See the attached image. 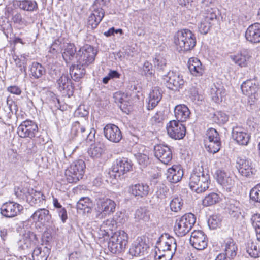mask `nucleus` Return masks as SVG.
<instances>
[{
	"label": "nucleus",
	"mask_w": 260,
	"mask_h": 260,
	"mask_svg": "<svg viewBox=\"0 0 260 260\" xmlns=\"http://www.w3.org/2000/svg\"><path fill=\"white\" fill-rule=\"evenodd\" d=\"M173 43L179 52H186L193 49L196 45L195 35L190 30H178L174 36Z\"/></svg>",
	"instance_id": "1"
},
{
	"label": "nucleus",
	"mask_w": 260,
	"mask_h": 260,
	"mask_svg": "<svg viewBox=\"0 0 260 260\" xmlns=\"http://www.w3.org/2000/svg\"><path fill=\"white\" fill-rule=\"evenodd\" d=\"M210 184V176L205 174L202 167L195 168L190 175L189 185L192 190L198 193L206 191Z\"/></svg>",
	"instance_id": "2"
},
{
	"label": "nucleus",
	"mask_w": 260,
	"mask_h": 260,
	"mask_svg": "<svg viewBox=\"0 0 260 260\" xmlns=\"http://www.w3.org/2000/svg\"><path fill=\"white\" fill-rule=\"evenodd\" d=\"M85 168V163L82 159L73 161L65 169L62 181L66 183H77L83 178Z\"/></svg>",
	"instance_id": "3"
},
{
	"label": "nucleus",
	"mask_w": 260,
	"mask_h": 260,
	"mask_svg": "<svg viewBox=\"0 0 260 260\" xmlns=\"http://www.w3.org/2000/svg\"><path fill=\"white\" fill-rule=\"evenodd\" d=\"M14 194L18 198L25 201L31 205L37 204L38 201H40L41 198L45 199V196L42 192L35 190L28 185L15 187Z\"/></svg>",
	"instance_id": "4"
},
{
	"label": "nucleus",
	"mask_w": 260,
	"mask_h": 260,
	"mask_svg": "<svg viewBox=\"0 0 260 260\" xmlns=\"http://www.w3.org/2000/svg\"><path fill=\"white\" fill-rule=\"evenodd\" d=\"M129 236L124 230H118L112 233L109 238L108 247L111 252L119 254L123 252L128 242Z\"/></svg>",
	"instance_id": "5"
},
{
	"label": "nucleus",
	"mask_w": 260,
	"mask_h": 260,
	"mask_svg": "<svg viewBox=\"0 0 260 260\" xmlns=\"http://www.w3.org/2000/svg\"><path fill=\"white\" fill-rule=\"evenodd\" d=\"M196 221V217L193 214L186 213L176 219L174 226V231L178 237H183L189 232Z\"/></svg>",
	"instance_id": "6"
},
{
	"label": "nucleus",
	"mask_w": 260,
	"mask_h": 260,
	"mask_svg": "<svg viewBox=\"0 0 260 260\" xmlns=\"http://www.w3.org/2000/svg\"><path fill=\"white\" fill-rule=\"evenodd\" d=\"M133 163L126 157H122L117 159L116 163L112 166L109 172L111 177L115 179H121L124 175L133 170Z\"/></svg>",
	"instance_id": "7"
},
{
	"label": "nucleus",
	"mask_w": 260,
	"mask_h": 260,
	"mask_svg": "<svg viewBox=\"0 0 260 260\" xmlns=\"http://www.w3.org/2000/svg\"><path fill=\"white\" fill-rule=\"evenodd\" d=\"M97 51L91 45L85 44L81 47L77 53V62L80 66H88L94 62Z\"/></svg>",
	"instance_id": "8"
},
{
	"label": "nucleus",
	"mask_w": 260,
	"mask_h": 260,
	"mask_svg": "<svg viewBox=\"0 0 260 260\" xmlns=\"http://www.w3.org/2000/svg\"><path fill=\"white\" fill-rule=\"evenodd\" d=\"M116 206L115 202L109 198H99L95 208L97 216L105 217L113 214L115 211Z\"/></svg>",
	"instance_id": "9"
},
{
	"label": "nucleus",
	"mask_w": 260,
	"mask_h": 260,
	"mask_svg": "<svg viewBox=\"0 0 260 260\" xmlns=\"http://www.w3.org/2000/svg\"><path fill=\"white\" fill-rule=\"evenodd\" d=\"M23 210V206L19 203L9 201L3 203L0 207L1 214L8 218H11L20 215Z\"/></svg>",
	"instance_id": "10"
},
{
	"label": "nucleus",
	"mask_w": 260,
	"mask_h": 260,
	"mask_svg": "<svg viewBox=\"0 0 260 260\" xmlns=\"http://www.w3.org/2000/svg\"><path fill=\"white\" fill-rule=\"evenodd\" d=\"M181 122L173 120L167 124L166 130L170 137L175 140H180L185 137L186 132V127Z\"/></svg>",
	"instance_id": "11"
},
{
	"label": "nucleus",
	"mask_w": 260,
	"mask_h": 260,
	"mask_svg": "<svg viewBox=\"0 0 260 260\" xmlns=\"http://www.w3.org/2000/svg\"><path fill=\"white\" fill-rule=\"evenodd\" d=\"M164 81L169 89L174 91L182 88L185 83L183 76L174 71H169L164 76Z\"/></svg>",
	"instance_id": "12"
},
{
	"label": "nucleus",
	"mask_w": 260,
	"mask_h": 260,
	"mask_svg": "<svg viewBox=\"0 0 260 260\" xmlns=\"http://www.w3.org/2000/svg\"><path fill=\"white\" fill-rule=\"evenodd\" d=\"M232 137L235 143L241 146H247L251 141V134L243 127L236 125L233 127Z\"/></svg>",
	"instance_id": "13"
},
{
	"label": "nucleus",
	"mask_w": 260,
	"mask_h": 260,
	"mask_svg": "<svg viewBox=\"0 0 260 260\" xmlns=\"http://www.w3.org/2000/svg\"><path fill=\"white\" fill-rule=\"evenodd\" d=\"M38 132L37 124L34 121L26 120L23 121L17 128V133L21 138H33Z\"/></svg>",
	"instance_id": "14"
},
{
	"label": "nucleus",
	"mask_w": 260,
	"mask_h": 260,
	"mask_svg": "<svg viewBox=\"0 0 260 260\" xmlns=\"http://www.w3.org/2000/svg\"><path fill=\"white\" fill-rule=\"evenodd\" d=\"M190 242L196 249L202 250L208 246V239L205 233L200 230H194L191 234Z\"/></svg>",
	"instance_id": "15"
},
{
	"label": "nucleus",
	"mask_w": 260,
	"mask_h": 260,
	"mask_svg": "<svg viewBox=\"0 0 260 260\" xmlns=\"http://www.w3.org/2000/svg\"><path fill=\"white\" fill-rule=\"evenodd\" d=\"M57 88L64 96L69 98L72 96L74 92V86L69 76L62 74L57 80Z\"/></svg>",
	"instance_id": "16"
},
{
	"label": "nucleus",
	"mask_w": 260,
	"mask_h": 260,
	"mask_svg": "<svg viewBox=\"0 0 260 260\" xmlns=\"http://www.w3.org/2000/svg\"><path fill=\"white\" fill-rule=\"evenodd\" d=\"M155 157L165 165H169L173 157L172 152L170 147L165 145L157 144L154 148Z\"/></svg>",
	"instance_id": "17"
},
{
	"label": "nucleus",
	"mask_w": 260,
	"mask_h": 260,
	"mask_svg": "<svg viewBox=\"0 0 260 260\" xmlns=\"http://www.w3.org/2000/svg\"><path fill=\"white\" fill-rule=\"evenodd\" d=\"M236 167L240 175L247 178L252 177L257 172L252 162L247 159H240L237 162Z\"/></svg>",
	"instance_id": "18"
},
{
	"label": "nucleus",
	"mask_w": 260,
	"mask_h": 260,
	"mask_svg": "<svg viewBox=\"0 0 260 260\" xmlns=\"http://www.w3.org/2000/svg\"><path fill=\"white\" fill-rule=\"evenodd\" d=\"M149 248L144 236L138 237L132 244L129 249V253L133 256H139L144 254Z\"/></svg>",
	"instance_id": "19"
},
{
	"label": "nucleus",
	"mask_w": 260,
	"mask_h": 260,
	"mask_svg": "<svg viewBox=\"0 0 260 260\" xmlns=\"http://www.w3.org/2000/svg\"><path fill=\"white\" fill-rule=\"evenodd\" d=\"M104 133L105 137L109 141L118 143L122 139V136L119 127L113 124H107L104 128Z\"/></svg>",
	"instance_id": "20"
},
{
	"label": "nucleus",
	"mask_w": 260,
	"mask_h": 260,
	"mask_svg": "<svg viewBox=\"0 0 260 260\" xmlns=\"http://www.w3.org/2000/svg\"><path fill=\"white\" fill-rule=\"evenodd\" d=\"M216 2V0H203L202 4L204 10L201 12V16H205L211 21H216L217 16L214 8Z\"/></svg>",
	"instance_id": "21"
},
{
	"label": "nucleus",
	"mask_w": 260,
	"mask_h": 260,
	"mask_svg": "<svg viewBox=\"0 0 260 260\" xmlns=\"http://www.w3.org/2000/svg\"><path fill=\"white\" fill-rule=\"evenodd\" d=\"M245 37L251 43H260V23H254L249 25L246 30Z\"/></svg>",
	"instance_id": "22"
},
{
	"label": "nucleus",
	"mask_w": 260,
	"mask_h": 260,
	"mask_svg": "<svg viewBox=\"0 0 260 260\" xmlns=\"http://www.w3.org/2000/svg\"><path fill=\"white\" fill-rule=\"evenodd\" d=\"M105 16V11L102 8L94 9L89 16L87 26L92 29L97 28Z\"/></svg>",
	"instance_id": "23"
},
{
	"label": "nucleus",
	"mask_w": 260,
	"mask_h": 260,
	"mask_svg": "<svg viewBox=\"0 0 260 260\" xmlns=\"http://www.w3.org/2000/svg\"><path fill=\"white\" fill-rule=\"evenodd\" d=\"M184 174L182 166L179 164L173 165L168 169L167 171V178L169 181L173 183H176L180 181Z\"/></svg>",
	"instance_id": "24"
},
{
	"label": "nucleus",
	"mask_w": 260,
	"mask_h": 260,
	"mask_svg": "<svg viewBox=\"0 0 260 260\" xmlns=\"http://www.w3.org/2000/svg\"><path fill=\"white\" fill-rule=\"evenodd\" d=\"M31 217L36 223H38L40 226H44L49 223L52 216L48 210L41 208L36 210Z\"/></svg>",
	"instance_id": "25"
},
{
	"label": "nucleus",
	"mask_w": 260,
	"mask_h": 260,
	"mask_svg": "<svg viewBox=\"0 0 260 260\" xmlns=\"http://www.w3.org/2000/svg\"><path fill=\"white\" fill-rule=\"evenodd\" d=\"M243 93L248 96L256 94L260 89L259 82L255 79H251L244 81L241 85Z\"/></svg>",
	"instance_id": "26"
},
{
	"label": "nucleus",
	"mask_w": 260,
	"mask_h": 260,
	"mask_svg": "<svg viewBox=\"0 0 260 260\" xmlns=\"http://www.w3.org/2000/svg\"><path fill=\"white\" fill-rule=\"evenodd\" d=\"M187 66L191 74L194 76H201L205 72L204 67L200 60L197 57H190L188 59Z\"/></svg>",
	"instance_id": "27"
},
{
	"label": "nucleus",
	"mask_w": 260,
	"mask_h": 260,
	"mask_svg": "<svg viewBox=\"0 0 260 260\" xmlns=\"http://www.w3.org/2000/svg\"><path fill=\"white\" fill-rule=\"evenodd\" d=\"M226 91L223 86L219 84H214L211 88L210 95L212 101L219 104L225 96Z\"/></svg>",
	"instance_id": "28"
},
{
	"label": "nucleus",
	"mask_w": 260,
	"mask_h": 260,
	"mask_svg": "<svg viewBox=\"0 0 260 260\" xmlns=\"http://www.w3.org/2000/svg\"><path fill=\"white\" fill-rule=\"evenodd\" d=\"M174 115L177 121L183 122L186 121L190 117V111L187 106L179 104L175 107Z\"/></svg>",
	"instance_id": "29"
},
{
	"label": "nucleus",
	"mask_w": 260,
	"mask_h": 260,
	"mask_svg": "<svg viewBox=\"0 0 260 260\" xmlns=\"http://www.w3.org/2000/svg\"><path fill=\"white\" fill-rule=\"evenodd\" d=\"M149 186L144 183H138L132 185L129 192L137 198H142L148 196L149 192Z\"/></svg>",
	"instance_id": "30"
},
{
	"label": "nucleus",
	"mask_w": 260,
	"mask_h": 260,
	"mask_svg": "<svg viewBox=\"0 0 260 260\" xmlns=\"http://www.w3.org/2000/svg\"><path fill=\"white\" fill-rule=\"evenodd\" d=\"M177 247L175 239L173 237H168L167 239L161 242L160 249L164 253L168 254L169 257H173Z\"/></svg>",
	"instance_id": "31"
},
{
	"label": "nucleus",
	"mask_w": 260,
	"mask_h": 260,
	"mask_svg": "<svg viewBox=\"0 0 260 260\" xmlns=\"http://www.w3.org/2000/svg\"><path fill=\"white\" fill-rule=\"evenodd\" d=\"M162 98V94L160 89L154 87L150 92L147 108L152 110L155 107Z\"/></svg>",
	"instance_id": "32"
},
{
	"label": "nucleus",
	"mask_w": 260,
	"mask_h": 260,
	"mask_svg": "<svg viewBox=\"0 0 260 260\" xmlns=\"http://www.w3.org/2000/svg\"><path fill=\"white\" fill-rule=\"evenodd\" d=\"M250 58V56L246 51H241L231 56L232 60L241 67H247Z\"/></svg>",
	"instance_id": "33"
},
{
	"label": "nucleus",
	"mask_w": 260,
	"mask_h": 260,
	"mask_svg": "<svg viewBox=\"0 0 260 260\" xmlns=\"http://www.w3.org/2000/svg\"><path fill=\"white\" fill-rule=\"evenodd\" d=\"M237 246L233 239H230L225 241L223 254L226 257L233 259L237 255Z\"/></svg>",
	"instance_id": "34"
},
{
	"label": "nucleus",
	"mask_w": 260,
	"mask_h": 260,
	"mask_svg": "<svg viewBox=\"0 0 260 260\" xmlns=\"http://www.w3.org/2000/svg\"><path fill=\"white\" fill-rule=\"evenodd\" d=\"M220 195L215 192H210L205 196L202 201V205L205 207H210L219 203L221 201Z\"/></svg>",
	"instance_id": "35"
},
{
	"label": "nucleus",
	"mask_w": 260,
	"mask_h": 260,
	"mask_svg": "<svg viewBox=\"0 0 260 260\" xmlns=\"http://www.w3.org/2000/svg\"><path fill=\"white\" fill-rule=\"evenodd\" d=\"M50 254L49 250L46 247H37L32 252L33 260H47Z\"/></svg>",
	"instance_id": "36"
},
{
	"label": "nucleus",
	"mask_w": 260,
	"mask_h": 260,
	"mask_svg": "<svg viewBox=\"0 0 260 260\" xmlns=\"http://www.w3.org/2000/svg\"><path fill=\"white\" fill-rule=\"evenodd\" d=\"M104 152V146L100 143H94L90 145L88 150L89 155L93 158H99Z\"/></svg>",
	"instance_id": "37"
},
{
	"label": "nucleus",
	"mask_w": 260,
	"mask_h": 260,
	"mask_svg": "<svg viewBox=\"0 0 260 260\" xmlns=\"http://www.w3.org/2000/svg\"><path fill=\"white\" fill-rule=\"evenodd\" d=\"M85 66H80L77 61V64H72L69 69L70 73L76 80L82 78L85 74Z\"/></svg>",
	"instance_id": "38"
},
{
	"label": "nucleus",
	"mask_w": 260,
	"mask_h": 260,
	"mask_svg": "<svg viewBox=\"0 0 260 260\" xmlns=\"http://www.w3.org/2000/svg\"><path fill=\"white\" fill-rule=\"evenodd\" d=\"M17 6L24 11L32 12L38 9L37 3L32 0H22L17 2Z\"/></svg>",
	"instance_id": "39"
},
{
	"label": "nucleus",
	"mask_w": 260,
	"mask_h": 260,
	"mask_svg": "<svg viewBox=\"0 0 260 260\" xmlns=\"http://www.w3.org/2000/svg\"><path fill=\"white\" fill-rule=\"evenodd\" d=\"M93 203L89 197H82L77 203V209L84 212H90Z\"/></svg>",
	"instance_id": "40"
},
{
	"label": "nucleus",
	"mask_w": 260,
	"mask_h": 260,
	"mask_svg": "<svg viewBox=\"0 0 260 260\" xmlns=\"http://www.w3.org/2000/svg\"><path fill=\"white\" fill-rule=\"evenodd\" d=\"M76 52V48L73 43H68L66 46L62 53V57L67 62L72 60Z\"/></svg>",
	"instance_id": "41"
},
{
	"label": "nucleus",
	"mask_w": 260,
	"mask_h": 260,
	"mask_svg": "<svg viewBox=\"0 0 260 260\" xmlns=\"http://www.w3.org/2000/svg\"><path fill=\"white\" fill-rule=\"evenodd\" d=\"M211 119L215 123L219 125L225 124L229 120L227 114L222 111H216L211 117Z\"/></svg>",
	"instance_id": "42"
},
{
	"label": "nucleus",
	"mask_w": 260,
	"mask_h": 260,
	"mask_svg": "<svg viewBox=\"0 0 260 260\" xmlns=\"http://www.w3.org/2000/svg\"><path fill=\"white\" fill-rule=\"evenodd\" d=\"M31 75L35 78H39L45 73V69L43 66L37 62H34L30 69Z\"/></svg>",
	"instance_id": "43"
},
{
	"label": "nucleus",
	"mask_w": 260,
	"mask_h": 260,
	"mask_svg": "<svg viewBox=\"0 0 260 260\" xmlns=\"http://www.w3.org/2000/svg\"><path fill=\"white\" fill-rule=\"evenodd\" d=\"M247 252L252 257H258L260 255V250L257 244L250 240L247 242L246 246Z\"/></svg>",
	"instance_id": "44"
},
{
	"label": "nucleus",
	"mask_w": 260,
	"mask_h": 260,
	"mask_svg": "<svg viewBox=\"0 0 260 260\" xmlns=\"http://www.w3.org/2000/svg\"><path fill=\"white\" fill-rule=\"evenodd\" d=\"M183 201L180 197H175L170 203V207L172 211L178 212L181 211L183 206Z\"/></svg>",
	"instance_id": "45"
},
{
	"label": "nucleus",
	"mask_w": 260,
	"mask_h": 260,
	"mask_svg": "<svg viewBox=\"0 0 260 260\" xmlns=\"http://www.w3.org/2000/svg\"><path fill=\"white\" fill-rule=\"evenodd\" d=\"M222 219L220 215L213 214L208 219V224L211 229H216L221 225Z\"/></svg>",
	"instance_id": "46"
},
{
	"label": "nucleus",
	"mask_w": 260,
	"mask_h": 260,
	"mask_svg": "<svg viewBox=\"0 0 260 260\" xmlns=\"http://www.w3.org/2000/svg\"><path fill=\"white\" fill-rule=\"evenodd\" d=\"M135 219L136 222L145 223L150 220V216L145 211L140 209L135 212Z\"/></svg>",
	"instance_id": "47"
},
{
	"label": "nucleus",
	"mask_w": 260,
	"mask_h": 260,
	"mask_svg": "<svg viewBox=\"0 0 260 260\" xmlns=\"http://www.w3.org/2000/svg\"><path fill=\"white\" fill-rule=\"evenodd\" d=\"M207 150L213 154L218 152L221 148V143L220 139L213 141H209L207 143Z\"/></svg>",
	"instance_id": "48"
},
{
	"label": "nucleus",
	"mask_w": 260,
	"mask_h": 260,
	"mask_svg": "<svg viewBox=\"0 0 260 260\" xmlns=\"http://www.w3.org/2000/svg\"><path fill=\"white\" fill-rule=\"evenodd\" d=\"M217 180L219 184L223 186H226L230 184L232 181L227 174L222 171H218L217 172Z\"/></svg>",
	"instance_id": "49"
},
{
	"label": "nucleus",
	"mask_w": 260,
	"mask_h": 260,
	"mask_svg": "<svg viewBox=\"0 0 260 260\" xmlns=\"http://www.w3.org/2000/svg\"><path fill=\"white\" fill-rule=\"evenodd\" d=\"M85 126L79 121L74 122L72 125L71 133L74 136H78L80 133L83 134L85 131Z\"/></svg>",
	"instance_id": "50"
},
{
	"label": "nucleus",
	"mask_w": 260,
	"mask_h": 260,
	"mask_svg": "<svg viewBox=\"0 0 260 260\" xmlns=\"http://www.w3.org/2000/svg\"><path fill=\"white\" fill-rule=\"evenodd\" d=\"M213 25L205 21V20L201 19L198 24L199 31L202 34H207L211 29Z\"/></svg>",
	"instance_id": "51"
},
{
	"label": "nucleus",
	"mask_w": 260,
	"mask_h": 260,
	"mask_svg": "<svg viewBox=\"0 0 260 260\" xmlns=\"http://www.w3.org/2000/svg\"><path fill=\"white\" fill-rule=\"evenodd\" d=\"M250 197L252 201L260 203V183L251 189L250 192Z\"/></svg>",
	"instance_id": "52"
},
{
	"label": "nucleus",
	"mask_w": 260,
	"mask_h": 260,
	"mask_svg": "<svg viewBox=\"0 0 260 260\" xmlns=\"http://www.w3.org/2000/svg\"><path fill=\"white\" fill-rule=\"evenodd\" d=\"M189 96L195 102L202 101L203 99V95L199 92L196 88H192L190 89Z\"/></svg>",
	"instance_id": "53"
},
{
	"label": "nucleus",
	"mask_w": 260,
	"mask_h": 260,
	"mask_svg": "<svg viewBox=\"0 0 260 260\" xmlns=\"http://www.w3.org/2000/svg\"><path fill=\"white\" fill-rule=\"evenodd\" d=\"M207 135L209 141L220 140V137L217 131L213 128H209L207 131Z\"/></svg>",
	"instance_id": "54"
},
{
	"label": "nucleus",
	"mask_w": 260,
	"mask_h": 260,
	"mask_svg": "<svg viewBox=\"0 0 260 260\" xmlns=\"http://www.w3.org/2000/svg\"><path fill=\"white\" fill-rule=\"evenodd\" d=\"M252 226L255 230L260 229V213L253 214L250 219Z\"/></svg>",
	"instance_id": "55"
},
{
	"label": "nucleus",
	"mask_w": 260,
	"mask_h": 260,
	"mask_svg": "<svg viewBox=\"0 0 260 260\" xmlns=\"http://www.w3.org/2000/svg\"><path fill=\"white\" fill-rule=\"evenodd\" d=\"M61 42L58 39L55 40L52 44L49 52L52 54H55L58 53L61 48L60 46Z\"/></svg>",
	"instance_id": "56"
},
{
	"label": "nucleus",
	"mask_w": 260,
	"mask_h": 260,
	"mask_svg": "<svg viewBox=\"0 0 260 260\" xmlns=\"http://www.w3.org/2000/svg\"><path fill=\"white\" fill-rule=\"evenodd\" d=\"M152 64L149 61H145L143 66V72L146 76H149L152 74Z\"/></svg>",
	"instance_id": "57"
},
{
	"label": "nucleus",
	"mask_w": 260,
	"mask_h": 260,
	"mask_svg": "<svg viewBox=\"0 0 260 260\" xmlns=\"http://www.w3.org/2000/svg\"><path fill=\"white\" fill-rule=\"evenodd\" d=\"M11 19L15 24L21 25L23 23V18L20 12H17L12 16Z\"/></svg>",
	"instance_id": "58"
},
{
	"label": "nucleus",
	"mask_w": 260,
	"mask_h": 260,
	"mask_svg": "<svg viewBox=\"0 0 260 260\" xmlns=\"http://www.w3.org/2000/svg\"><path fill=\"white\" fill-rule=\"evenodd\" d=\"M27 236L26 238V240H27V238H29L30 240L29 245L31 246V245H35L38 242V238L36 237V235L34 234L32 232H29L27 233Z\"/></svg>",
	"instance_id": "59"
},
{
	"label": "nucleus",
	"mask_w": 260,
	"mask_h": 260,
	"mask_svg": "<svg viewBox=\"0 0 260 260\" xmlns=\"http://www.w3.org/2000/svg\"><path fill=\"white\" fill-rule=\"evenodd\" d=\"M7 90L12 94L20 95L22 91L21 89L17 86H11L8 87Z\"/></svg>",
	"instance_id": "60"
},
{
	"label": "nucleus",
	"mask_w": 260,
	"mask_h": 260,
	"mask_svg": "<svg viewBox=\"0 0 260 260\" xmlns=\"http://www.w3.org/2000/svg\"><path fill=\"white\" fill-rule=\"evenodd\" d=\"M155 260H170L172 257H169V255L166 253L158 254L157 251H155L154 256Z\"/></svg>",
	"instance_id": "61"
},
{
	"label": "nucleus",
	"mask_w": 260,
	"mask_h": 260,
	"mask_svg": "<svg viewBox=\"0 0 260 260\" xmlns=\"http://www.w3.org/2000/svg\"><path fill=\"white\" fill-rule=\"evenodd\" d=\"M58 214L62 221L64 223L68 219L67 212L65 208L63 207L58 211Z\"/></svg>",
	"instance_id": "62"
},
{
	"label": "nucleus",
	"mask_w": 260,
	"mask_h": 260,
	"mask_svg": "<svg viewBox=\"0 0 260 260\" xmlns=\"http://www.w3.org/2000/svg\"><path fill=\"white\" fill-rule=\"evenodd\" d=\"M108 75L111 79L119 78L120 76V74L117 71L111 70H110Z\"/></svg>",
	"instance_id": "63"
},
{
	"label": "nucleus",
	"mask_w": 260,
	"mask_h": 260,
	"mask_svg": "<svg viewBox=\"0 0 260 260\" xmlns=\"http://www.w3.org/2000/svg\"><path fill=\"white\" fill-rule=\"evenodd\" d=\"M15 61L17 66L20 68L21 71H22L23 68L24 70L26 69V63L23 62H21V60L19 58H16Z\"/></svg>",
	"instance_id": "64"
}]
</instances>
